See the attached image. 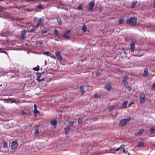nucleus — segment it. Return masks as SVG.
<instances>
[{
  "instance_id": "1",
  "label": "nucleus",
  "mask_w": 155,
  "mask_h": 155,
  "mask_svg": "<svg viewBox=\"0 0 155 155\" xmlns=\"http://www.w3.org/2000/svg\"><path fill=\"white\" fill-rule=\"evenodd\" d=\"M137 20L136 17H131L130 19H127V22L131 26H135L136 24Z\"/></svg>"
},
{
  "instance_id": "2",
  "label": "nucleus",
  "mask_w": 155,
  "mask_h": 155,
  "mask_svg": "<svg viewBox=\"0 0 155 155\" xmlns=\"http://www.w3.org/2000/svg\"><path fill=\"white\" fill-rule=\"evenodd\" d=\"M131 118V117H130L127 119H122L120 122V125L122 126H125V125L130 121Z\"/></svg>"
},
{
  "instance_id": "3",
  "label": "nucleus",
  "mask_w": 155,
  "mask_h": 155,
  "mask_svg": "<svg viewBox=\"0 0 155 155\" xmlns=\"http://www.w3.org/2000/svg\"><path fill=\"white\" fill-rule=\"evenodd\" d=\"M140 101L141 104H144L145 102V98L144 94L141 93L140 95Z\"/></svg>"
},
{
  "instance_id": "4",
  "label": "nucleus",
  "mask_w": 155,
  "mask_h": 155,
  "mask_svg": "<svg viewBox=\"0 0 155 155\" xmlns=\"http://www.w3.org/2000/svg\"><path fill=\"white\" fill-rule=\"evenodd\" d=\"M18 144L17 142L15 141H13L12 142L11 146V148L12 150L15 149L18 147Z\"/></svg>"
},
{
  "instance_id": "5",
  "label": "nucleus",
  "mask_w": 155,
  "mask_h": 155,
  "mask_svg": "<svg viewBox=\"0 0 155 155\" xmlns=\"http://www.w3.org/2000/svg\"><path fill=\"white\" fill-rule=\"evenodd\" d=\"M94 1L93 0L90 2L89 4V9L90 10H92L93 7L94 5Z\"/></svg>"
},
{
  "instance_id": "6",
  "label": "nucleus",
  "mask_w": 155,
  "mask_h": 155,
  "mask_svg": "<svg viewBox=\"0 0 155 155\" xmlns=\"http://www.w3.org/2000/svg\"><path fill=\"white\" fill-rule=\"evenodd\" d=\"M44 17H42L41 18H39L38 21V23L37 24V26H38L39 25L41 24L44 21Z\"/></svg>"
},
{
  "instance_id": "7",
  "label": "nucleus",
  "mask_w": 155,
  "mask_h": 155,
  "mask_svg": "<svg viewBox=\"0 0 155 155\" xmlns=\"http://www.w3.org/2000/svg\"><path fill=\"white\" fill-rule=\"evenodd\" d=\"M104 88L106 90H109L111 88V86L109 83H106L104 85Z\"/></svg>"
},
{
  "instance_id": "8",
  "label": "nucleus",
  "mask_w": 155,
  "mask_h": 155,
  "mask_svg": "<svg viewBox=\"0 0 155 155\" xmlns=\"http://www.w3.org/2000/svg\"><path fill=\"white\" fill-rule=\"evenodd\" d=\"M39 126H37L36 127V129L35 130V132L34 133V135L35 137H37L38 135V134L39 133V131L38 130V129L39 128Z\"/></svg>"
},
{
  "instance_id": "9",
  "label": "nucleus",
  "mask_w": 155,
  "mask_h": 155,
  "mask_svg": "<svg viewBox=\"0 0 155 155\" xmlns=\"http://www.w3.org/2000/svg\"><path fill=\"white\" fill-rule=\"evenodd\" d=\"M27 32L26 30H25L21 31V38L22 39H24L25 38V35Z\"/></svg>"
},
{
  "instance_id": "10",
  "label": "nucleus",
  "mask_w": 155,
  "mask_h": 155,
  "mask_svg": "<svg viewBox=\"0 0 155 155\" xmlns=\"http://www.w3.org/2000/svg\"><path fill=\"white\" fill-rule=\"evenodd\" d=\"M135 43L134 42H132L130 43V45L131 48V51L132 52H134V51L135 50Z\"/></svg>"
},
{
  "instance_id": "11",
  "label": "nucleus",
  "mask_w": 155,
  "mask_h": 155,
  "mask_svg": "<svg viewBox=\"0 0 155 155\" xmlns=\"http://www.w3.org/2000/svg\"><path fill=\"white\" fill-rule=\"evenodd\" d=\"M144 129H140L139 130L138 132L136 134V135L137 136H139L141 134L144 132Z\"/></svg>"
},
{
  "instance_id": "12",
  "label": "nucleus",
  "mask_w": 155,
  "mask_h": 155,
  "mask_svg": "<svg viewBox=\"0 0 155 155\" xmlns=\"http://www.w3.org/2000/svg\"><path fill=\"white\" fill-rule=\"evenodd\" d=\"M56 55L58 57H59L60 59H62V57L61 55V52L59 51H56L55 53Z\"/></svg>"
},
{
  "instance_id": "13",
  "label": "nucleus",
  "mask_w": 155,
  "mask_h": 155,
  "mask_svg": "<svg viewBox=\"0 0 155 155\" xmlns=\"http://www.w3.org/2000/svg\"><path fill=\"white\" fill-rule=\"evenodd\" d=\"M38 27V26H37V25L36 26L33 27L31 30H28V31L29 32H34L36 30Z\"/></svg>"
},
{
  "instance_id": "14",
  "label": "nucleus",
  "mask_w": 155,
  "mask_h": 155,
  "mask_svg": "<svg viewBox=\"0 0 155 155\" xmlns=\"http://www.w3.org/2000/svg\"><path fill=\"white\" fill-rule=\"evenodd\" d=\"M51 124L54 126H56L57 125V121L55 119H53L51 121Z\"/></svg>"
},
{
  "instance_id": "15",
  "label": "nucleus",
  "mask_w": 155,
  "mask_h": 155,
  "mask_svg": "<svg viewBox=\"0 0 155 155\" xmlns=\"http://www.w3.org/2000/svg\"><path fill=\"white\" fill-rule=\"evenodd\" d=\"M127 101H125L123 102V103L122 105V107L123 108H125L127 107Z\"/></svg>"
},
{
  "instance_id": "16",
  "label": "nucleus",
  "mask_w": 155,
  "mask_h": 155,
  "mask_svg": "<svg viewBox=\"0 0 155 155\" xmlns=\"http://www.w3.org/2000/svg\"><path fill=\"white\" fill-rule=\"evenodd\" d=\"M148 70L147 68H145L143 73V75L145 77H146L148 76Z\"/></svg>"
},
{
  "instance_id": "17",
  "label": "nucleus",
  "mask_w": 155,
  "mask_h": 155,
  "mask_svg": "<svg viewBox=\"0 0 155 155\" xmlns=\"http://www.w3.org/2000/svg\"><path fill=\"white\" fill-rule=\"evenodd\" d=\"M128 77L127 76H124L123 80V83L124 84H127V79Z\"/></svg>"
},
{
  "instance_id": "18",
  "label": "nucleus",
  "mask_w": 155,
  "mask_h": 155,
  "mask_svg": "<svg viewBox=\"0 0 155 155\" xmlns=\"http://www.w3.org/2000/svg\"><path fill=\"white\" fill-rule=\"evenodd\" d=\"M70 127V126H69V125H68V124H67L65 126L64 128V130L66 134H67V132L68 131V130L69 129Z\"/></svg>"
},
{
  "instance_id": "19",
  "label": "nucleus",
  "mask_w": 155,
  "mask_h": 155,
  "mask_svg": "<svg viewBox=\"0 0 155 155\" xmlns=\"http://www.w3.org/2000/svg\"><path fill=\"white\" fill-rule=\"evenodd\" d=\"M36 74L37 75V76L38 77L36 79L37 80H39V79L41 76L42 73H40L39 72H37L36 73Z\"/></svg>"
},
{
  "instance_id": "20",
  "label": "nucleus",
  "mask_w": 155,
  "mask_h": 155,
  "mask_svg": "<svg viewBox=\"0 0 155 155\" xmlns=\"http://www.w3.org/2000/svg\"><path fill=\"white\" fill-rule=\"evenodd\" d=\"M57 21L59 25H61L62 22L61 18L60 17H58L57 18Z\"/></svg>"
},
{
  "instance_id": "21",
  "label": "nucleus",
  "mask_w": 155,
  "mask_h": 155,
  "mask_svg": "<svg viewBox=\"0 0 155 155\" xmlns=\"http://www.w3.org/2000/svg\"><path fill=\"white\" fill-rule=\"evenodd\" d=\"M144 143L143 141H140L138 143V145L140 147H143L144 146Z\"/></svg>"
},
{
  "instance_id": "22",
  "label": "nucleus",
  "mask_w": 155,
  "mask_h": 155,
  "mask_svg": "<svg viewBox=\"0 0 155 155\" xmlns=\"http://www.w3.org/2000/svg\"><path fill=\"white\" fill-rule=\"evenodd\" d=\"M124 21V18H122L118 20V22L120 24H121L123 23Z\"/></svg>"
},
{
  "instance_id": "23",
  "label": "nucleus",
  "mask_w": 155,
  "mask_h": 155,
  "mask_svg": "<svg viewBox=\"0 0 155 155\" xmlns=\"http://www.w3.org/2000/svg\"><path fill=\"white\" fill-rule=\"evenodd\" d=\"M82 30L84 32H85L86 31L87 28L86 25H83L82 28Z\"/></svg>"
},
{
  "instance_id": "24",
  "label": "nucleus",
  "mask_w": 155,
  "mask_h": 155,
  "mask_svg": "<svg viewBox=\"0 0 155 155\" xmlns=\"http://www.w3.org/2000/svg\"><path fill=\"white\" fill-rule=\"evenodd\" d=\"M33 70L35 71H38L39 70V66L37 65L36 67L34 68Z\"/></svg>"
},
{
  "instance_id": "25",
  "label": "nucleus",
  "mask_w": 155,
  "mask_h": 155,
  "mask_svg": "<svg viewBox=\"0 0 155 155\" xmlns=\"http://www.w3.org/2000/svg\"><path fill=\"white\" fill-rule=\"evenodd\" d=\"M63 37L65 39L67 40H69L70 39V38L69 36H68V35L65 34L63 35Z\"/></svg>"
},
{
  "instance_id": "26",
  "label": "nucleus",
  "mask_w": 155,
  "mask_h": 155,
  "mask_svg": "<svg viewBox=\"0 0 155 155\" xmlns=\"http://www.w3.org/2000/svg\"><path fill=\"white\" fill-rule=\"evenodd\" d=\"M54 35L56 36H58V31L57 29H55L54 31Z\"/></svg>"
},
{
  "instance_id": "27",
  "label": "nucleus",
  "mask_w": 155,
  "mask_h": 155,
  "mask_svg": "<svg viewBox=\"0 0 155 155\" xmlns=\"http://www.w3.org/2000/svg\"><path fill=\"white\" fill-rule=\"evenodd\" d=\"M155 130V128L154 127H152L150 128V132L151 134L154 133Z\"/></svg>"
},
{
  "instance_id": "28",
  "label": "nucleus",
  "mask_w": 155,
  "mask_h": 155,
  "mask_svg": "<svg viewBox=\"0 0 155 155\" xmlns=\"http://www.w3.org/2000/svg\"><path fill=\"white\" fill-rule=\"evenodd\" d=\"M137 3V1L136 2H134L132 3V5H131V7L132 8H134L135 7L136 4Z\"/></svg>"
},
{
  "instance_id": "29",
  "label": "nucleus",
  "mask_w": 155,
  "mask_h": 155,
  "mask_svg": "<svg viewBox=\"0 0 155 155\" xmlns=\"http://www.w3.org/2000/svg\"><path fill=\"white\" fill-rule=\"evenodd\" d=\"M83 120V119L82 118H79L78 121V123L79 124H81Z\"/></svg>"
},
{
  "instance_id": "30",
  "label": "nucleus",
  "mask_w": 155,
  "mask_h": 155,
  "mask_svg": "<svg viewBox=\"0 0 155 155\" xmlns=\"http://www.w3.org/2000/svg\"><path fill=\"white\" fill-rule=\"evenodd\" d=\"M84 88L83 87H81L80 88V91L81 92V94L84 93Z\"/></svg>"
},
{
  "instance_id": "31",
  "label": "nucleus",
  "mask_w": 155,
  "mask_h": 155,
  "mask_svg": "<svg viewBox=\"0 0 155 155\" xmlns=\"http://www.w3.org/2000/svg\"><path fill=\"white\" fill-rule=\"evenodd\" d=\"M39 113V112L37 110V109L34 110V114L35 117L36 116V114Z\"/></svg>"
},
{
  "instance_id": "32",
  "label": "nucleus",
  "mask_w": 155,
  "mask_h": 155,
  "mask_svg": "<svg viewBox=\"0 0 155 155\" xmlns=\"http://www.w3.org/2000/svg\"><path fill=\"white\" fill-rule=\"evenodd\" d=\"M116 106H117V105H114V106H112L111 107H109V109L110 111H111L113 110Z\"/></svg>"
},
{
  "instance_id": "33",
  "label": "nucleus",
  "mask_w": 155,
  "mask_h": 155,
  "mask_svg": "<svg viewBox=\"0 0 155 155\" xmlns=\"http://www.w3.org/2000/svg\"><path fill=\"white\" fill-rule=\"evenodd\" d=\"M41 31L42 34H43L44 33H46L47 31V30L46 28H45L42 30H41Z\"/></svg>"
},
{
  "instance_id": "34",
  "label": "nucleus",
  "mask_w": 155,
  "mask_h": 155,
  "mask_svg": "<svg viewBox=\"0 0 155 155\" xmlns=\"http://www.w3.org/2000/svg\"><path fill=\"white\" fill-rule=\"evenodd\" d=\"M82 6V4H80L79 6L76 9L77 10H82V9L81 8V7Z\"/></svg>"
},
{
  "instance_id": "35",
  "label": "nucleus",
  "mask_w": 155,
  "mask_h": 155,
  "mask_svg": "<svg viewBox=\"0 0 155 155\" xmlns=\"http://www.w3.org/2000/svg\"><path fill=\"white\" fill-rule=\"evenodd\" d=\"M123 152L125 154H128V155H130V153L128 152V151L127 150H125L124 149H123Z\"/></svg>"
},
{
  "instance_id": "36",
  "label": "nucleus",
  "mask_w": 155,
  "mask_h": 155,
  "mask_svg": "<svg viewBox=\"0 0 155 155\" xmlns=\"http://www.w3.org/2000/svg\"><path fill=\"white\" fill-rule=\"evenodd\" d=\"M74 123V122L73 121H70L69 122V123L68 124V125H69L70 126H72L73 125Z\"/></svg>"
},
{
  "instance_id": "37",
  "label": "nucleus",
  "mask_w": 155,
  "mask_h": 155,
  "mask_svg": "<svg viewBox=\"0 0 155 155\" xmlns=\"http://www.w3.org/2000/svg\"><path fill=\"white\" fill-rule=\"evenodd\" d=\"M36 7L38 9H41L43 8V6L41 5H39L37 6Z\"/></svg>"
},
{
  "instance_id": "38",
  "label": "nucleus",
  "mask_w": 155,
  "mask_h": 155,
  "mask_svg": "<svg viewBox=\"0 0 155 155\" xmlns=\"http://www.w3.org/2000/svg\"><path fill=\"white\" fill-rule=\"evenodd\" d=\"M71 32V31L70 30H67L65 31V33L64 34H65V35H67L69 33H70Z\"/></svg>"
},
{
  "instance_id": "39",
  "label": "nucleus",
  "mask_w": 155,
  "mask_h": 155,
  "mask_svg": "<svg viewBox=\"0 0 155 155\" xmlns=\"http://www.w3.org/2000/svg\"><path fill=\"white\" fill-rule=\"evenodd\" d=\"M4 144V148H7V144L6 142H4L3 143Z\"/></svg>"
},
{
  "instance_id": "40",
  "label": "nucleus",
  "mask_w": 155,
  "mask_h": 155,
  "mask_svg": "<svg viewBox=\"0 0 155 155\" xmlns=\"http://www.w3.org/2000/svg\"><path fill=\"white\" fill-rule=\"evenodd\" d=\"M57 4H58L59 6L63 5V4L62 3L61 1H59L58 2V3Z\"/></svg>"
},
{
  "instance_id": "41",
  "label": "nucleus",
  "mask_w": 155,
  "mask_h": 155,
  "mask_svg": "<svg viewBox=\"0 0 155 155\" xmlns=\"http://www.w3.org/2000/svg\"><path fill=\"white\" fill-rule=\"evenodd\" d=\"M38 43L40 45H42L43 43V41L42 40L39 41H38Z\"/></svg>"
},
{
  "instance_id": "42",
  "label": "nucleus",
  "mask_w": 155,
  "mask_h": 155,
  "mask_svg": "<svg viewBox=\"0 0 155 155\" xmlns=\"http://www.w3.org/2000/svg\"><path fill=\"white\" fill-rule=\"evenodd\" d=\"M100 74L99 73V71H97L96 72V77L99 76L100 75Z\"/></svg>"
},
{
  "instance_id": "43",
  "label": "nucleus",
  "mask_w": 155,
  "mask_h": 155,
  "mask_svg": "<svg viewBox=\"0 0 155 155\" xmlns=\"http://www.w3.org/2000/svg\"><path fill=\"white\" fill-rule=\"evenodd\" d=\"M50 53L49 51H47L46 52H44L43 53L44 54L46 55L47 56H48V54Z\"/></svg>"
},
{
  "instance_id": "44",
  "label": "nucleus",
  "mask_w": 155,
  "mask_h": 155,
  "mask_svg": "<svg viewBox=\"0 0 155 155\" xmlns=\"http://www.w3.org/2000/svg\"><path fill=\"white\" fill-rule=\"evenodd\" d=\"M152 90L155 89V83L153 84L152 87L151 88Z\"/></svg>"
},
{
  "instance_id": "45",
  "label": "nucleus",
  "mask_w": 155,
  "mask_h": 155,
  "mask_svg": "<svg viewBox=\"0 0 155 155\" xmlns=\"http://www.w3.org/2000/svg\"><path fill=\"white\" fill-rule=\"evenodd\" d=\"M127 88L128 90L129 91H130L131 90V87L130 86H128L127 87Z\"/></svg>"
},
{
  "instance_id": "46",
  "label": "nucleus",
  "mask_w": 155,
  "mask_h": 155,
  "mask_svg": "<svg viewBox=\"0 0 155 155\" xmlns=\"http://www.w3.org/2000/svg\"><path fill=\"white\" fill-rule=\"evenodd\" d=\"M126 146V145L122 144L121 145L120 148H121L124 149V147Z\"/></svg>"
},
{
  "instance_id": "47",
  "label": "nucleus",
  "mask_w": 155,
  "mask_h": 155,
  "mask_svg": "<svg viewBox=\"0 0 155 155\" xmlns=\"http://www.w3.org/2000/svg\"><path fill=\"white\" fill-rule=\"evenodd\" d=\"M45 79L44 78H43V79H39V80H37L39 82H41V81H45Z\"/></svg>"
},
{
  "instance_id": "48",
  "label": "nucleus",
  "mask_w": 155,
  "mask_h": 155,
  "mask_svg": "<svg viewBox=\"0 0 155 155\" xmlns=\"http://www.w3.org/2000/svg\"><path fill=\"white\" fill-rule=\"evenodd\" d=\"M94 97H98V98H99L100 97L98 95V94L97 93H96V94H95L94 95Z\"/></svg>"
},
{
  "instance_id": "49",
  "label": "nucleus",
  "mask_w": 155,
  "mask_h": 155,
  "mask_svg": "<svg viewBox=\"0 0 155 155\" xmlns=\"http://www.w3.org/2000/svg\"><path fill=\"white\" fill-rule=\"evenodd\" d=\"M134 104V101H132L130 104H129V107H130L131 106L132 104Z\"/></svg>"
},
{
  "instance_id": "50",
  "label": "nucleus",
  "mask_w": 155,
  "mask_h": 155,
  "mask_svg": "<svg viewBox=\"0 0 155 155\" xmlns=\"http://www.w3.org/2000/svg\"><path fill=\"white\" fill-rule=\"evenodd\" d=\"M120 149V148L119 147L118 148L114 149V150L115 151H118Z\"/></svg>"
},
{
  "instance_id": "51",
  "label": "nucleus",
  "mask_w": 155,
  "mask_h": 155,
  "mask_svg": "<svg viewBox=\"0 0 155 155\" xmlns=\"http://www.w3.org/2000/svg\"><path fill=\"white\" fill-rule=\"evenodd\" d=\"M21 114L22 115H25V114L27 115V114L26 113H25L24 111H22L21 113Z\"/></svg>"
},
{
  "instance_id": "52",
  "label": "nucleus",
  "mask_w": 155,
  "mask_h": 155,
  "mask_svg": "<svg viewBox=\"0 0 155 155\" xmlns=\"http://www.w3.org/2000/svg\"><path fill=\"white\" fill-rule=\"evenodd\" d=\"M94 128L93 127H91L89 128V130H94Z\"/></svg>"
},
{
  "instance_id": "53",
  "label": "nucleus",
  "mask_w": 155,
  "mask_h": 155,
  "mask_svg": "<svg viewBox=\"0 0 155 155\" xmlns=\"http://www.w3.org/2000/svg\"><path fill=\"white\" fill-rule=\"evenodd\" d=\"M37 20V17H34V22H36Z\"/></svg>"
},
{
  "instance_id": "54",
  "label": "nucleus",
  "mask_w": 155,
  "mask_h": 155,
  "mask_svg": "<svg viewBox=\"0 0 155 155\" xmlns=\"http://www.w3.org/2000/svg\"><path fill=\"white\" fill-rule=\"evenodd\" d=\"M34 110H35V109H37L36 108H37V105L36 104H34Z\"/></svg>"
},
{
  "instance_id": "55",
  "label": "nucleus",
  "mask_w": 155,
  "mask_h": 155,
  "mask_svg": "<svg viewBox=\"0 0 155 155\" xmlns=\"http://www.w3.org/2000/svg\"><path fill=\"white\" fill-rule=\"evenodd\" d=\"M0 8L2 10H4V9H5L6 8H5L2 7L1 6H0Z\"/></svg>"
},
{
  "instance_id": "56",
  "label": "nucleus",
  "mask_w": 155,
  "mask_h": 155,
  "mask_svg": "<svg viewBox=\"0 0 155 155\" xmlns=\"http://www.w3.org/2000/svg\"><path fill=\"white\" fill-rule=\"evenodd\" d=\"M124 53L125 55H126L127 54V52H126V51H124Z\"/></svg>"
},
{
  "instance_id": "57",
  "label": "nucleus",
  "mask_w": 155,
  "mask_h": 155,
  "mask_svg": "<svg viewBox=\"0 0 155 155\" xmlns=\"http://www.w3.org/2000/svg\"><path fill=\"white\" fill-rule=\"evenodd\" d=\"M1 52L2 53V52H4V53H5V54H7L6 52L5 51H1Z\"/></svg>"
},
{
  "instance_id": "58",
  "label": "nucleus",
  "mask_w": 155,
  "mask_h": 155,
  "mask_svg": "<svg viewBox=\"0 0 155 155\" xmlns=\"http://www.w3.org/2000/svg\"><path fill=\"white\" fill-rule=\"evenodd\" d=\"M154 7H155V0H154Z\"/></svg>"
},
{
  "instance_id": "59",
  "label": "nucleus",
  "mask_w": 155,
  "mask_h": 155,
  "mask_svg": "<svg viewBox=\"0 0 155 155\" xmlns=\"http://www.w3.org/2000/svg\"><path fill=\"white\" fill-rule=\"evenodd\" d=\"M30 0H25V1L26 2H28L29 1H30Z\"/></svg>"
},
{
  "instance_id": "60",
  "label": "nucleus",
  "mask_w": 155,
  "mask_h": 155,
  "mask_svg": "<svg viewBox=\"0 0 155 155\" xmlns=\"http://www.w3.org/2000/svg\"><path fill=\"white\" fill-rule=\"evenodd\" d=\"M47 61H45V64L46 65V64Z\"/></svg>"
},
{
  "instance_id": "61",
  "label": "nucleus",
  "mask_w": 155,
  "mask_h": 155,
  "mask_svg": "<svg viewBox=\"0 0 155 155\" xmlns=\"http://www.w3.org/2000/svg\"><path fill=\"white\" fill-rule=\"evenodd\" d=\"M122 50H125V48H122Z\"/></svg>"
},
{
  "instance_id": "62",
  "label": "nucleus",
  "mask_w": 155,
  "mask_h": 155,
  "mask_svg": "<svg viewBox=\"0 0 155 155\" xmlns=\"http://www.w3.org/2000/svg\"><path fill=\"white\" fill-rule=\"evenodd\" d=\"M45 72L44 71V72H42V73H42V74H44V73H45Z\"/></svg>"
},
{
  "instance_id": "63",
  "label": "nucleus",
  "mask_w": 155,
  "mask_h": 155,
  "mask_svg": "<svg viewBox=\"0 0 155 155\" xmlns=\"http://www.w3.org/2000/svg\"><path fill=\"white\" fill-rule=\"evenodd\" d=\"M39 1V0H38L37 2H38Z\"/></svg>"
},
{
  "instance_id": "64",
  "label": "nucleus",
  "mask_w": 155,
  "mask_h": 155,
  "mask_svg": "<svg viewBox=\"0 0 155 155\" xmlns=\"http://www.w3.org/2000/svg\"><path fill=\"white\" fill-rule=\"evenodd\" d=\"M58 8H59V7H58Z\"/></svg>"
}]
</instances>
